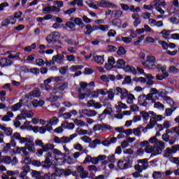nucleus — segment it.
I'll list each match as a JSON object with an SVG mask.
<instances>
[{
	"mask_svg": "<svg viewBox=\"0 0 179 179\" xmlns=\"http://www.w3.org/2000/svg\"><path fill=\"white\" fill-rule=\"evenodd\" d=\"M22 171L20 174V178H24V177H26V176H27V173L30 172V166L24 165V166H22Z\"/></svg>",
	"mask_w": 179,
	"mask_h": 179,
	"instance_id": "6ab92c4d",
	"label": "nucleus"
},
{
	"mask_svg": "<svg viewBox=\"0 0 179 179\" xmlns=\"http://www.w3.org/2000/svg\"><path fill=\"white\" fill-rule=\"evenodd\" d=\"M86 31L85 32V34L86 36H90L92 33H93V29H92V24H87L85 26Z\"/></svg>",
	"mask_w": 179,
	"mask_h": 179,
	"instance_id": "79ce46f5",
	"label": "nucleus"
},
{
	"mask_svg": "<svg viewBox=\"0 0 179 179\" xmlns=\"http://www.w3.org/2000/svg\"><path fill=\"white\" fill-rule=\"evenodd\" d=\"M139 111V106L136 104H132L130 106L129 110H124L122 113H138Z\"/></svg>",
	"mask_w": 179,
	"mask_h": 179,
	"instance_id": "a878e982",
	"label": "nucleus"
},
{
	"mask_svg": "<svg viewBox=\"0 0 179 179\" xmlns=\"http://www.w3.org/2000/svg\"><path fill=\"white\" fill-rule=\"evenodd\" d=\"M58 99H59L58 97V96H56L54 94V93H52V94L50 95V97H49L48 100L51 103H54L55 101H57V100H58Z\"/></svg>",
	"mask_w": 179,
	"mask_h": 179,
	"instance_id": "6e6d98bb",
	"label": "nucleus"
},
{
	"mask_svg": "<svg viewBox=\"0 0 179 179\" xmlns=\"http://www.w3.org/2000/svg\"><path fill=\"white\" fill-rule=\"evenodd\" d=\"M15 139L20 141V143L23 144L25 143L27 141V138L22 137L20 136V134L18 132H15L13 134V135L11 136V141H10V145L15 148L16 146V142H15Z\"/></svg>",
	"mask_w": 179,
	"mask_h": 179,
	"instance_id": "20e7f679",
	"label": "nucleus"
},
{
	"mask_svg": "<svg viewBox=\"0 0 179 179\" xmlns=\"http://www.w3.org/2000/svg\"><path fill=\"white\" fill-rule=\"evenodd\" d=\"M26 98H22L21 99H20L19 102L14 104L12 107H11V110L12 111H18V110H20V108H22V106H24V103H23V102L24 101V99Z\"/></svg>",
	"mask_w": 179,
	"mask_h": 179,
	"instance_id": "2eb2a0df",
	"label": "nucleus"
},
{
	"mask_svg": "<svg viewBox=\"0 0 179 179\" xmlns=\"http://www.w3.org/2000/svg\"><path fill=\"white\" fill-rule=\"evenodd\" d=\"M65 89H68V83H62L59 87H57V90L61 92H64Z\"/></svg>",
	"mask_w": 179,
	"mask_h": 179,
	"instance_id": "8fccbe9b",
	"label": "nucleus"
},
{
	"mask_svg": "<svg viewBox=\"0 0 179 179\" xmlns=\"http://www.w3.org/2000/svg\"><path fill=\"white\" fill-rule=\"evenodd\" d=\"M10 118H13V113H7V115L2 117V121H10Z\"/></svg>",
	"mask_w": 179,
	"mask_h": 179,
	"instance_id": "37998d69",
	"label": "nucleus"
},
{
	"mask_svg": "<svg viewBox=\"0 0 179 179\" xmlns=\"http://www.w3.org/2000/svg\"><path fill=\"white\" fill-rule=\"evenodd\" d=\"M58 123V118L57 117H53L50 121L48 125H57Z\"/></svg>",
	"mask_w": 179,
	"mask_h": 179,
	"instance_id": "4d7b16f0",
	"label": "nucleus"
},
{
	"mask_svg": "<svg viewBox=\"0 0 179 179\" xmlns=\"http://www.w3.org/2000/svg\"><path fill=\"white\" fill-rule=\"evenodd\" d=\"M124 71L126 72H130L133 73V75H136V69L132 66L127 65L123 68Z\"/></svg>",
	"mask_w": 179,
	"mask_h": 179,
	"instance_id": "bb28decb",
	"label": "nucleus"
},
{
	"mask_svg": "<svg viewBox=\"0 0 179 179\" xmlns=\"http://www.w3.org/2000/svg\"><path fill=\"white\" fill-rule=\"evenodd\" d=\"M41 174H43V172H41V171H37L32 170L31 176L34 178H36V179L38 178V176Z\"/></svg>",
	"mask_w": 179,
	"mask_h": 179,
	"instance_id": "864d4df0",
	"label": "nucleus"
},
{
	"mask_svg": "<svg viewBox=\"0 0 179 179\" xmlns=\"http://www.w3.org/2000/svg\"><path fill=\"white\" fill-rule=\"evenodd\" d=\"M170 33H171V31L163 29L159 34H162L163 38L167 39L169 38V36H170Z\"/></svg>",
	"mask_w": 179,
	"mask_h": 179,
	"instance_id": "58836bf2",
	"label": "nucleus"
},
{
	"mask_svg": "<svg viewBox=\"0 0 179 179\" xmlns=\"http://www.w3.org/2000/svg\"><path fill=\"white\" fill-rule=\"evenodd\" d=\"M110 23L115 27V29H121V26H122V22L121 19L119 18H113L110 19Z\"/></svg>",
	"mask_w": 179,
	"mask_h": 179,
	"instance_id": "ddd939ff",
	"label": "nucleus"
},
{
	"mask_svg": "<svg viewBox=\"0 0 179 179\" xmlns=\"http://www.w3.org/2000/svg\"><path fill=\"white\" fill-rule=\"evenodd\" d=\"M51 159H52V155L51 152H48L45 162H42V167H44L45 169H50V167L52 166V162H51Z\"/></svg>",
	"mask_w": 179,
	"mask_h": 179,
	"instance_id": "6e6552de",
	"label": "nucleus"
},
{
	"mask_svg": "<svg viewBox=\"0 0 179 179\" xmlns=\"http://www.w3.org/2000/svg\"><path fill=\"white\" fill-rule=\"evenodd\" d=\"M73 122L78 127H85V125H86V122H85L80 120H78V119H74Z\"/></svg>",
	"mask_w": 179,
	"mask_h": 179,
	"instance_id": "a18cd8bd",
	"label": "nucleus"
},
{
	"mask_svg": "<svg viewBox=\"0 0 179 179\" xmlns=\"http://www.w3.org/2000/svg\"><path fill=\"white\" fill-rule=\"evenodd\" d=\"M117 167H119L120 170H127V169H131V167H132V164H131L129 161L124 162V161L119 160Z\"/></svg>",
	"mask_w": 179,
	"mask_h": 179,
	"instance_id": "9b49d317",
	"label": "nucleus"
},
{
	"mask_svg": "<svg viewBox=\"0 0 179 179\" xmlns=\"http://www.w3.org/2000/svg\"><path fill=\"white\" fill-rule=\"evenodd\" d=\"M46 131H48V132L52 131V126L47 124L46 126L39 127V132L41 134H45Z\"/></svg>",
	"mask_w": 179,
	"mask_h": 179,
	"instance_id": "b1692460",
	"label": "nucleus"
},
{
	"mask_svg": "<svg viewBox=\"0 0 179 179\" xmlns=\"http://www.w3.org/2000/svg\"><path fill=\"white\" fill-rule=\"evenodd\" d=\"M7 19L8 20L10 24H16V19L15 18V17L13 15L8 16L7 17Z\"/></svg>",
	"mask_w": 179,
	"mask_h": 179,
	"instance_id": "0e129e2a",
	"label": "nucleus"
},
{
	"mask_svg": "<svg viewBox=\"0 0 179 179\" xmlns=\"http://www.w3.org/2000/svg\"><path fill=\"white\" fill-rule=\"evenodd\" d=\"M93 58L95 62H96V64H99V65H103V64H104V56L96 55L94 56Z\"/></svg>",
	"mask_w": 179,
	"mask_h": 179,
	"instance_id": "c85d7f7f",
	"label": "nucleus"
},
{
	"mask_svg": "<svg viewBox=\"0 0 179 179\" xmlns=\"http://www.w3.org/2000/svg\"><path fill=\"white\" fill-rule=\"evenodd\" d=\"M76 133L78 134V135H87V130H83L78 127L76 129Z\"/></svg>",
	"mask_w": 179,
	"mask_h": 179,
	"instance_id": "3c124183",
	"label": "nucleus"
},
{
	"mask_svg": "<svg viewBox=\"0 0 179 179\" xmlns=\"http://www.w3.org/2000/svg\"><path fill=\"white\" fill-rule=\"evenodd\" d=\"M67 71H68V66L61 67L59 69V73H61V75H65Z\"/></svg>",
	"mask_w": 179,
	"mask_h": 179,
	"instance_id": "338daca9",
	"label": "nucleus"
},
{
	"mask_svg": "<svg viewBox=\"0 0 179 179\" xmlns=\"http://www.w3.org/2000/svg\"><path fill=\"white\" fill-rule=\"evenodd\" d=\"M156 64V57L155 56H147V59L142 62V65L148 69H153Z\"/></svg>",
	"mask_w": 179,
	"mask_h": 179,
	"instance_id": "39448f33",
	"label": "nucleus"
},
{
	"mask_svg": "<svg viewBox=\"0 0 179 179\" xmlns=\"http://www.w3.org/2000/svg\"><path fill=\"white\" fill-rule=\"evenodd\" d=\"M138 106L140 107H143V110L141 113H148V110L152 107V104L149 103L146 101V94H141L138 98Z\"/></svg>",
	"mask_w": 179,
	"mask_h": 179,
	"instance_id": "f257e3e1",
	"label": "nucleus"
},
{
	"mask_svg": "<svg viewBox=\"0 0 179 179\" xmlns=\"http://www.w3.org/2000/svg\"><path fill=\"white\" fill-rule=\"evenodd\" d=\"M117 55H124V54H127V50H125L124 47L120 46L117 51Z\"/></svg>",
	"mask_w": 179,
	"mask_h": 179,
	"instance_id": "de8ad7c7",
	"label": "nucleus"
},
{
	"mask_svg": "<svg viewBox=\"0 0 179 179\" xmlns=\"http://www.w3.org/2000/svg\"><path fill=\"white\" fill-rule=\"evenodd\" d=\"M41 96V92H40V90L37 88L30 92L29 93L26 94L25 99H27L28 100H33V99L36 97H40Z\"/></svg>",
	"mask_w": 179,
	"mask_h": 179,
	"instance_id": "0eeeda50",
	"label": "nucleus"
},
{
	"mask_svg": "<svg viewBox=\"0 0 179 179\" xmlns=\"http://www.w3.org/2000/svg\"><path fill=\"white\" fill-rule=\"evenodd\" d=\"M101 143V141H100V139L96 138V139L94 140L93 141H92L90 143L89 146H90V148L94 149V148H96V145H100Z\"/></svg>",
	"mask_w": 179,
	"mask_h": 179,
	"instance_id": "4c0bfd02",
	"label": "nucleus"
},
{
	"mask_svg": "<svg viewBox=\"0 0 179 179\" xmlns=\"http://www.w3.org/2000/svg\"><path fill=\"white\" fill-rule=\"evenodd\" d=\"M152 69H157L159 71H161L165 76H168L169 75V72H167V66L166 65L162 66V64H154Z\"/></svg>",
	"mask_w": 179,
	"mask_h": 179,
	"instance_id": "4468645a",
	"label": "nucleus"
},
{
	"mask_svg": "<svg viewBox=\"0 0 179 179\" xmlns=\"http://www.w3.org/2000/svg\"><path fill=\"white\" fill-rule=\"evenodd\" d=\"M55 174L57 177H59L62 174H64V169H60L58 167H55Z\"/></svg>",
	"mask_w": 179,
	"mask_h": 179,
	"instance_id": "603ef678",
	"label": "nucleus"
},
{
	"mask_svg": "<svg viewBox=\"0 0 179 179\" xmlns=\"http://www.w3.org/2000/svg\"><path fill=\"white\" fill-rule=\"evenodd\" d=\"M158 43L161 44L163 50H165L166 51L169 50V43H167V42L163 41H159Z\"/></svg>",
	"mask_w": 179,
	"mask_h": 179,
	"instance_id": "09e8293b",
	"label": "nucleus"
},
{
	"mask_svg": "<svg viewBox=\"0 0 179 179\" xmlns=\"http://www.w3.org/2000/svg\"><path fill=\"white\" fill-rule=\"evenodd\" d=\"M87 106V107H94L95 108H101L103 107L101 103L99 102L96 103L94 100L88 101Z\"/></svg>",
	"mask_w": 179,
	"mask_h": 179,
	"instance_id": "412c9836",
	"label": "nucleus"
},
{
	"mask_svg": "<svg viewBox=\"0 0 179 179\" xmlns=\"http://www.w3.org/2000/svg\"><path fill=\"white\" fill-rule=\"evenodd\" d=\"M173 153H176V148L174 149V145L171 148H166L164 152V157H170Z\"/></svg>",
	"mask_w": 179,
	"mask_h": 179,
	"instance_id": "dca6fc26",
	"label": "nucleus"
},
{
	"mask_svg": "<svg viewBox=\"0 0 179 179\" xmlns=\"http://www.w3.org/2000/svg\"><path fill=\"white\" fill-rule=\"evenodd\" d=\"M1 130L4 131L6 135H7V136H10V135H12V134L13 133V130H12V129L5 127H1Z\"/></svg>",
	"mask_w": 179,
	"mask_h": 179,
	"instance_id": "a19ab883",
	"label": "nucleus"
},
{
	"mask_svg": "<svg viewBox=\"0 0 179 179\" xmlns=\"http://www.w3.org/2000/svg\"><path fill=\"white\" fill-rule=\"evenodd\" d=\"M157 124V122L156 120H150V123L145 127V129H143V132H145V131H148V129H150V128H154L155 125Z\"/></svg>",
	"mask_w": 179,
	"mask_h": 179,
	"instance_id": "2f4dec72",
	"label": "nucleus"
},
{
	"mask_svg": "<svg viewBox=\"0 0 179 179\" xmlns=\"http://www.w3.org/2000/svg\"><path fill=\"white\" fill-rule=\"evenodd\" d=\"M164 148H166V145H164V142L162 141H157L154 144V155H161L162 152L164 150Z\"/></svg>",
	"mask_w": 179,
	"mask_h": 179,
	"instance_id": "423d86ee",
	"label": "nucleus"
},
{
	"mask_svg": "<svg viewBox=\"0 0 179 179\" xmlns=\"http://www.w3.org/2000/svg\"><path fill=\"white\" fill-rule=\"evenodd\" d=\"M116 64L117 65H114L113 66L115 69H124V68H125L126 63L125 61H124L122 59H117Z\"/></svg>",
	"mask_w": 179,
	"mask_h": 179,
	"instance_id": "f3484780",
	"label": "nucleus"
},
{
	"mask_svg": "<svg viewBox=\"0 0 179 179\" xmlns=\"http://www.w3.org/2000/svg\"><path fill=\"white\" fill-rule=\"evenodd\" d=\"M144 150L145 152H146V153H152L151 154L152 156H156V155H155V147L150 145V144L146 146Z\"/></svg>",
	"mask_w": 179,
	"mask_h": 179,
	"instance_id": "7c9ffc66",
	"label": "nucleus"
},
{
	"mask_svg": "<svg viewBox=\"0 0 179 179\" xmlns=\"http://www.w3.org/2000/svg\"><path fill=\"white\" fill-rule=\"evenodd\" d=\"M99 30H101V31H103L104 33H106L108 31V25L99 24Z\"/></svg>",
	"mask_w": 179,
	"mask_h": 179,
	"instance_id": "052dcab7",
	"label": "nucleus"
},
{
	"mask_svg": "<svg viewBox=\"0 0 179 179\" xmlns=\"http://www.w3.org/2000/svg\"><path fill=\"white\" fill-rule=\"evenodd\" d=\"M137 163L138 164L134 166L136 171L142 173V171L146 170L148 167H149V162L148 161V159H138Z\"/></svg>",
	"mask_w": 179,
	"mask_h": 179,
	"instance_id": "f03ea898",
	"label": "nucleus"
},
{
	"mask_svg": "<svg viewBox=\"0 0 179 179\" xmlns=\"http://www.w3.org/2000/svg\"><path fill=\"white\" fill-rule=\"evenodd\" d=\"M25 148L32 153H36V148H34V142H33V138H27L25 143Z\"/></svg>",
	"mask_w": 179,
	"mask_h": 179,
	"instance_id": "1a4fd4ad",
	"label": "nucleus"
},
{
	"mask_svg": "<svg viewBox=\"0 0 179 179\" xmlns=\"http://www.w3.org/2000/svg\"><path fill=\"white\" fill-rule=\"evenodd\" d=\"M141 129H142V126H139L138 128L133 129V134L136 136H141V134H142V131H141Z\"/></svg>",
	"mask_w": 179,
	"mask_h": 179,
	"instance_id": "49530a36",
	"label": "nucleus"
},
{
	"mask_svg": "<svg viewBox=\"0 0 179 179\" xmlns=\"http://www.w3.org/2000/svg\"><path fill=\"white\" fill-rule=\"evenodd\" d=\"M45 104V101L43 100H37V99H34L32 101V105L34 107H43V106Z\"/></svg>",
	"mask_w": 179,
	"mask_h": 179,
	"instance_id": "cd10ccee",
	"label": "nucleus"
},
{
	"mask_svg": "<svg viewBox=\"0 0 179 179\" xmlns=\"http://www.w3.org/2000/svg\"><path fill=\"white\" fill-rule=\"evenodd\" d=\"M108 36L109 37H115L117 36V31L114 29H110L108 32Z\"/></svg>",
	"mask_w": 179,
	"mask_h": 179,
	"instance_id": "69168bd1",
	"label": "nucleus"
},
{
	"mask_svg": "<svg viewBox=\"0 0 179 179\" xmlns=\"http://www.w3.org/2000/svg\"><path fill=\"white\" fill-rule=\"evenodd\" d=\"M85 97L87 98L90 97V94H87L86 93H82L78 94L79 100H85Z\"/></svg>",
	"mask_w": 179,
	"mask_h": 179,
	"instance_id": "774afa93",
	"label": "nucleus"
},
{
	"mask_svg": "<svg viewBox=\"0 0 179 179\" xmlns=\"http://www.w3.org/2000/svg\"><path fill=\"white\" fill-rule=\"evenodd\" d=\"M156 100H159V96H156V99L152 98V99L150 101L151 103H149V104H154L155 108H159V110H164V106L160 103V102H156Z\"/></svg>",
	"mask_w": 179,
	"mask_h": 179,
	"instance_id": "f8f14e48",
	"label": "nucleus"
},
{
	"mask_svg": "<svg viewBox=\"0 0 179 179\" xmlns=\"http://www.w3.org/2000/svg\"><path fill=\"white\" fill-rule=\"evenodd\" d=\"M31 73H34V75L38 76L40 74V69L37 67L31 68L30 69Z\"/></svg>",
	"mask_w": 179,
	"mask_h": 179,
	"instance_id": "680f3d73",
	"label": "nucleus"
},
{
	"mask_svg": "<svg viewBox=\"0 0 179 179\" xmlns=\"http://www.w3.org/2000/svg\"><path fill=\"white\" fill-rule=\"evenodd\" d=\"M164 99L165 101H166L167 104H169L171 107H176L175 106L176 102H174V101L173 100V99H171V97L169 96H165Z\"/></svg>",
	"mask_w": 179,
	"mask_h": 179,
	"instance_id": "f704fd0d",
	"label": "nucleus"
},
{
	"mask_svg": "<svg viewBox=\"0 0 179 179\" xmlns=\"http://www.w3.org/2000/svg\"><path fill=\"white\" fill-rule=\"evenodd\" d=\"M55 145L51 143H48L42 146L43 152H50V150H54Z\"/></svg>",
	"mask_w": 179,
	"mask_h": 179,
	"instance_id": "c756f323",
	"label": "nucleus"
},
{
	"mask_svg": "<svg viewBox=\"0 0 179 179\" xmlns=\"http://www.w3.org/2000/svg\"><path fill=\"white\" fill-rule=\"evenodd\" d=\"M106 129H113V127L106 124H96L93 127V131L94 132L96 131H106Z\"/></svg>",
	"mask_w": 179,
	"mask_h": 179,
	"instance_id": "9d476101",
	"label": "nucleus"
},
{
	"mask_svg": "<svg viewBox=\"0 0 179 179\" xmlns=\"http://www.w3.org/2000/svg\"><path fill=\"white\" fill-rule=\"evenodd\" d=\"M62 128H67V129H73V128H75V124L68 122H63L62 123Z\"/></svg>",
	"mask_w": 179,
	"mask_h": 179,
	"instance_id": "72a5a7b5",
	"label": "nucleus"
},
{
	"mask_svg": "<svg viewBox=\"0 0 179 179\" xmlns=\"http://www.w3.org/2000/svg\"><path fill=\"white\" fill-rule=\"evenodd\" d=\"M97 5L98 6H99V8H110V6H115L114 3L107 2L105 0H101V1H99Z\"/></svg>",
	"mask_w": 179,
	"mask_h": 179,
	"instance_id": "aec40b11",
	"label": "nucleus"
},
{
	"mask_svg": "<svg viewBox=\"0 0 179 179\" xmlns=\"http://www.w3.org/2000/svg\"><path fill=\"white\" fill-rule=\"evenodd\" d=\"M115 108L117 110L116 113H122V110H127V108H128V106H127V104L119 101L117 102V105L115 106Z\"/></svg>",
	"mask_w": 179,
	"mask_h": 179,
	"instance_id": "a211bd4d",
	"label": "nucleus"
},
{
	"mask_svg": "<svg viewBox=\"0 0 179 179\" xmlns=\"http://www.w3.org/2000/svg\"><path fill=\"white\" fill-rule=\"evenodd\" d=\"M152 177H153L154 179H160V178H162V172L155 171L152 174Z\"/></svg>",
	"mask_w": 179,
	"mask_h": 179,
	"instance_id": "bf43d9fd",
	"label": "nucleus"
},
{
	"mask_svg": "<svg viewBox=\"0 0 179 179\" xmlns=\"http://www.w3.org/2000/svg\"><path fill=\"white\" fill-rule=\"evenodd\" d=\"M65 26L68 29H70V30H71V31H76V29H75V27H76V25L75 24V22L68 21V22H66Z\"/></svg>",
	"mask_w": 179,
	"mask_h": 179,
	"instance_id": "473e14b6",
	"label": "nucleus"
},
{
	"mask_svg": "<svg viewBox=\"0 0 179 179\" xmlns=\"http://www.w3.org/2000/svg\"><path fill=\"white\" fill-rule=\"evenodd\" d=\"M108 99L107 100H114V97L115 96V94H114V90L113 88H110L109 90L108 91Z\"/></svg>",
	"mask_w": 179,
	"mask_h": 179,
	"instance_id": "c9c22d12",
	"label": "nucleus"
},
{
	"mask_svg": "<svg viewBox=\"0 0 179 179\" xmlns=\"http://www.w3.org/2000/svg\"><path fill=\"white\" fill-rule=\"evenodd\" d=\"M73 22L76 26H78L81 29H85V26H86L80 17H76Z\"/></svg>",
	"mask_w": 179,
	"mask_h": 179,
	"instance_id": "4be33fe9",
	"label": "nucleus"
},
{
	"mask_svg": "<svg viewBox=\"0 0 179 179\" xmlns=\"http://www.w3.org/2000/svg\"><path fill=\"white\" fill-rule=\"evenodd\" d=\"M1 161L5 164H10L12 163V158L10 156L2 157Z\"/></svg>",
	"mask_w": 179,
	"mask_h": 179,
	"instance_id": "e433bc0d",
	"label": "nucleus"
},
{
	"mask_svg": "<svg viewBox=\"0 0 179 179\" xmlns=\"http://www.w3.org/2000/svg\"><path fill=\"white\" fill-rule=\"evenodd\" d=\"M50 178H51V174L45 173L44 174V176H42L41 174L39 175L36 179H50Z\"/></svg>",
	"mask_w": 179,
	"mask_h": 179,
	"instance_id": "e2e57ef3",
	"label": "nucleus"
},
{
	"mask_svg": "<svg viewBox=\"0 0 179 179\" xmlns=\"http://www.w3.org/2000/svg\"><path fill=\"white\" fill-rule=\"evenodd\" d=\"M34 115V113H23L20 115H18L16 117L17 120H26V117L28 118H31Z\"/></svg>",
	"mask_w": 179,
	"mask_h": 179,
	"instance_id": "5701e85b",
	"label": "nucleus"
},
{
	"mask_svg": "<svg viewBox=\"0 0 179 179\" xmlns=\"http://www.w3.org/2000/svg\"><path fill=\"white\" fill-rule=\"evenodd\" d=\"M122 10H115L113 11H112V15H111V17H115V19H120L121 17V16H122Z\"/></svg>",
	"mask_w": 179,
	"mask_h": 179,
	"instance_id": "393cba45",
	"label": "nucleus"
},
{
	"mask_svg": "<svg viewBox=\"0 0 179 179\" xmlns=\"http://www.w3.org/2000/svg\"><path fill=\"white\" fill-rule=\"evenodd\" d=\"M78 136V134H73L68 136H63V137H58L55 136V143H69L71 141H73L74 138H76Z\"/></svg>",
	"mask_w": 179,
	"mask_h": 179,
	"instance_id": "7ed1b4c3",
	"label": "nucleus"
},
{
	"mask_svg": "<svg viewBox=\"0 0 179 179\" xmlns=\"http://www.w3.org/2000/svg\"><path fill=\"white\" fill-rule=\"evenodd\" d=\"M27 129H32L35 134H37V132H39L40 127L38 126L33 127L31 125H29L27 127Z\"/></svg>",
	"mask_w": 179,
	"mask_h": 179,
	"instance_id": "5fc2aeb1",
	"label": "nucleus"
},
{
	"mask_svg": "<svg viewBox=\"0 0 179 179\" xmlns=\"http://www.w3.org/2000/svg\"><path fill=\"white\" fill-rule=\"evenodd\" d=\"M122 41L124 42L125 44H129V43L132 42V38L122 36Z\"/></svg>",
	"mask_w": 179,
	"mask_h": 179,
	"instance_id": "13d9d810",
	"label": "nucleus"
},
{
	"mask_svg": "<svg viewBox=\"0 0 179 179\" xmlns=\"http://www.w3.org/2000/svg\"><path fill=\"white\" fill-rule=\"evenodd\" d=\"M52 29H55L56 30L58 29H63L64 30H66V27H65V24H62V26L58 23V22H55L52 24Z\"/></svg>",
	"mask_w": 179,
	"mask_h": 179,
	"instance_id": "c03bdc74",
	"label": "nucleus"
},
{
	"mask_svg": "<svg viewBox=\"0 0 179 179\" xmlns=\"http://www.w3.org/2000/svg\"><path fill=\"white\" fill-rule=\"evenodd\" d=\"M120 98L121 100H124V99H127V96H128V90H127V89L125 88H122V92H120Z\"/></svg>",
	"mask_w": 179,
	"mask_h": 179,
	"instance_id": "ea45409f",
	"label": "nucleus"
}]
</instances>
